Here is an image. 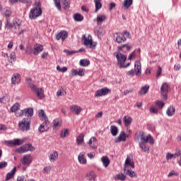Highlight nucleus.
Listing matches in <instances>:
<instances>
[{
	"label": "nucleus",
	"mask_w": 181,
	"mask_h": 181,
	"mask_svg": "<svg viewBox=\"0 0 181 181\" xmlns=\"http://www.w3.org/2000/svg\"><path fill=\"white\" fill-rule=\"evenodd\" d=\"M130 166V168H135V164L134 163V161H132V160L131 159V157H129V156H127V158L125 160L124 162V170H127L129 167Z\"/></svg>",
	"instance_id": "obj_14"
},
{
	"label": "nucleus",
	"mask_w": 181,
	"mask_h": 181,
	"mask_svg": "<svg viewBox=\"0 0 181 181\" xmlns=\"http://www.w3.org/2000/svg\"><path fill=\"white\" fill-rule=\"evenodd\" d=\"M139 52H141V49L139 48L137 49H135L133 52L129 54L128 57V60H132V59H135V57H136V52L139 53Z\"/></svg>",
	"instance_id": "obj_41"
},
{
	"label": "nucleus",
	"mask_w": 181,
	"mask_h": 181,
	"mask_svg": "<svg viewBox=\"0 0 181 181\" xmlns=\"http://www.w3.org/2000/svg\"><path fill=\"white\" fill-rule=\"evenodd\" d=\"M149 90V86L146 85L143 87H141L140 91H139V94L140 95H145V94H146V93H148Z\"/></svg>",
	"instance_id": "obj_39"
},
{
	"label": "nucleus",
	"mask_w": 181,
	"mask_h": 181,
	"mask_svg": "<svg viewBox=\"0 0 181 181\" xmlns=\"http://www.w3.org/2000/svg\"><path fill=\"white\" fill-rule=\"evenodd\" d=\"M139 146L142 152H149V146H146V143H139Z\"/></svg>",
	"instance_id": "obj_38"
},
{
	"label": "nucleus",
	"mask_w": 181,
	"mask_h": 181,
	"mask_svg": "<svg viewBox=\"0 0 181 181\" xmlns=\"http://www.w3.org/2000/svg\"><path fill=\"white\" fill-rule=\"evenodd\" d=\"M70 110L74 114H76V115H80V112H81V111H83V109L81 108V107H80L77 105H73L70 106Z\"/></svg>",
	"instance_id": "obj_20"
},
{
	"label": "nucleus",
	"mask_w": 181,
	"mask_h": 181,
	"mask_svg": "<svg viewBox=\"0 0 181 181\" xmlns=\"http://www.w3.org/2000/svg\"><path fill=\"white\" fill-rule=\"evenodd\" d=\"M74 18L76 22H81L84 19V17L80 13H76L74 16Z\"/></svg>",
	"instance_id": "obj_45"
},
{
	"label": "nucleus",
	"mask_w": 181,
	"mask_h": 181,
	"mask_svg": "<svg viewBox=\"0 0 181 181\" xmlns=\"http://www.w3.org/2000/svg\"><path fill=\"white\" fill-rule=\"evenodd\" d=\"M95 4V12L97 13L101 8H103V4H101V0H93Z\"/></svg>",
	"instance_id": "obj_34"
},
{
	"label": "nucleus",
	"mask_w": 181,
	"mask_h": 181,
	"mask_svg": "<svg viewBox=\"0 0 181 181\" xmlns=\"http://www.w3.org/2000/svg\"><path fill=\"white\" fill-rule=\"evenodd\" d=\"M124 172H126V174L129 176V177H131L132 179H136V177H138V174H136V173H135L134 170H131V169H127L126 170H124Z\"/></svg>",
	"instance_id": "obj_32"
},
{
	"label": "nucleus",
	"mask_w": 181,
	"mask_h": 181,
	"mask_svg": "<svg viewBox=\"0 0 181 181\" xmlns=\"http://www.w3.org/2000/svg\"><path fill=\"white\" fill-rule=\"evenodd\" d=\"M110 132L113 136H117L118 135V128L114 125L111 126Z\"/></svg>",
	"instance_id": "obj_40"
},
{
	"label": "nucleus",
	"mask_w": 181,
	"mask_h": 181,
	"mask_svg": "<svg viewBox=\"0 0 181 181\" xmlns=\"http://www.w3.org/2000/svg\"><path fill=\"white\" fill-rule=\"evenodd\" d=\"M76 142L78 145H81V144L84 142V134H79L76 138Z\"/></svg>",
	"instance_id": "obj_43"
},
{
	"label": "nucleus",
	"mask_w": 181,
	"mask_h": 181,
	"mask_svg": "<svg viewBox=\"0 0 181 181\" xmlns=\"http://www.w3.org/2000/svg\"><path fill=\"white\" fill-rule=\"evenodd\" d=\"M18 128L21 131H29L30 129V120L29 118H23L18 122Z\"/></svg>",
	"instance_id": "obj_7"
},
{
	"label": "nucleus",
	"mask_w": 181,
	"mask_h": 181,
	"mask_svg": "<svg viewBox=\"0 0 181 181\" xmlns=\"http://www.w3.org/2000/svg\"><path fill=\"white\" fill-rule=\"evenodd\" d=\"M127 76H130V77H134L135 76V71L134 69H132L127 73Z\"/></svg>",
	"instance_id": "obj_61"
},
{
	"label": "nucleus",
	"mask_w": 181,
	"mask_h": 181,
	"mask_svg": "<svg viewBox=\"0 0 181 181\" xmlns=\"http://www.w3.org/2000/svg\"><path fill=\"white\" fill-rule=\"evenodd\" d=\"M53 129L55 131L60 129V127H62V119H55L53 120Z\"/></svg>",
	"instance_id": "obj_26"
},
{
	"label": "nucleus",
	"mask_w": 181,
	"mask_h": 181,
	"mask_svg": "<svg viewBox=\"0 0 181 181\" xmlns=\"http://www.w3.org/2000/svg\"><path fill=\"white\" fill-rule=\"evenodd\" d=\"M160 74H162V68H160V66H158L157 72L156 74V78L159 77V76H160Z\"/></svg>",
	"instance_id": "obj_60"
},
{
	"label": "nucleus",
	"mask_w": 181,
	"mask_h": 181,
	"mask_svg": "<svg viewBox=\"0 0 181 181\" xmlns=\"http://www.w3.org/2000/svg\"><path fill=\"white\" fill-rule=\"evenodd\" d=\"M52 166L49 165V166H46L43 168V171L45 173H50L51 170H52Z\"/></svg>",
	"instance_id": "obj_54"
},
{
	"label": "nucleus",
	"mask_w": 181,
	"mask_h": 181,
	"mask_svg": "<svg viewBox=\"0 0 181 181\" xmlns=\"http://www.w3.org/2000/svg\"><path fill=\"white\" fill-rule=\"evenodd\" d=\"M57 71H59L60 73H66L67 71V67L64 66V67H60V66H57Z\"/></svg>",
	"instance_id": "obj_49"
},
{
	"label": "nucleus",
	"mask_w": 181,
	"mask_h": 181,
	"mask_svg": "<svg viewBox=\"0 0 181 181\" xmlns=\"http://www.w3.org/2000/svg\"><path fill=\"white\" fill-rule=\"evenodd\" d=\"M48 158L49 162L54 163V162H57V160H59V153L56 151H53L49 153Z\"/></svg>",
	"instance_id": "obj_15"
},
{
	"label": "nucleus",
	"mask_w": 181,
	"mask_h": 181,
	"mask_svg": "<svg viewBox=\"0 0 181 181\" xmlns=\"http://www.w3.org/2000/svg\"><path fill=\"white\" fill-rule=\"evenodd\" d=\"M64 94H66V90L63 88H61L60 90H57V97L64 95Z\"/></svg>",
	"instance_id": "obj_48"
},
{
	"label": "nucleus",
	"mask_w": 181,
	"mask_h": 181,
	"mask_svg": "<svg viewBox=\"0 0 181 181\" xmlns=\"http://www.w3.org/2000/svg\"><path fill=\"white\" fill-rule=\"evenodd\" d=\"M67 31L62 30L59 33L57 34L56 39L57 40H62V42H64V40L67 39Z\"/></svg>",
	"instance_id": "obj_18"
},
{
	"label": "nucleus",
	"mask_w": 181,
	"mask_h": 181,
	"mask_svg": "<svg viewBox=\"0 0 181 181\" xmlns=\"http://www.w3.org/2000/svg\"><path fill=\"white\" fill-rule=\"evenodd\" d=\"M139 138L141 141L139 144H148V142H149L151 145L155 144L153 137H152L151 134L146 135L144 132H139Z\"/></svg>",
	"instance_id": "obj_5"
},
{
	"label": "nucleus",
	"mask_w": 181,
	"mask_h": 181,
	"mask_svg": "<svg viewBox=\"0 0 181 181\" xmlns=\"http://www.w3.org/2000/svg\"><path fill=\"white\" fill-rule=\"evenodd\" d=\"M150 112H151L153 114H158V112H159V110L153 106H151L150 108Z\"/></svg>",
	"instance_id": "obj_56"
},
{
	"label": "nucleus",
	"mask_w": 181,
	"mask_h": 181,
	"mask_svg": "<svg viewBox=\"0 0 181 181\" xmlns=\"http://www.w3.org/2000/svg\"><path fill=\"white\" fill-rule=\"evenodd\" d=\"M156 105L159 108H163V107L165 106V103H163L162 101L157 100V101H156Z\"/></svg>",
	"instance_id": "obj_52"
},
{
	"label": "nucleus",
	"mask_w": 181,
	"mask_h": 181,
	"mask_svg": "<svg viewBox=\"0 0 181 181\" xmlns=\"http://www.w3.org/2000/svg\"><path fill=\"white\" fill-rule=\"evenodd\" d=\"M49 125H50V122H49V120L45 119L38 127L39 132L41 134L47 132V131H49Z\"/></svg>",
	"instance_id": "obj_10"
},
{
	"label": "nucleus",
	"mask_w": 181,
	"mask_h": 181,
	"mask_svg": "<svg viewBox=\"0 0 181 181\" xmlns=\"http://www.w3.org/2000/svg\"><path fill=\"white\" fill-rule=\"evenodd\" d=\"M64 53H66L68 56H71L72 54H74V53H77L76 51H70L68 49H64Z\"/></svg>",
	"instance_id": "obj_59"
},
{
	"label": "nucleus",
	"mask_w": 181,
	"mask_h": 181,
	"mask_svg": "<svg viewBox=\"0 0 181 181\" xmlns=\"http://www.w3.org/2000/svg\"><path fill=\"white\" fill-rule=\"evenodd\" d=\"M88 145L90 149H97V138L91 137L88 142Z\"/></svg>",
	"instance_id": "obj_22"
},
{
	"label": "nucleus",
	"mask_w": 181,
	"mask_h": 181,
	"mask_svg": "<svg viewBox=\"0 0 181 181\" xmlns=\"http://www.w3.org/2000/svg\"><path fill=\"white\" fill-rule=\"evenodd\" d=\"M95 35H96V36H98V37H101L103 36H104V35H105V30H104V28L99 27L97 28L95 30Z\"/></svg>",
	"instance_id": "obj_30"
},
{
	"label": "nucleus",
	"mask_w": 181,
	"mask_h": 181,
	"mask_svg": "<svg viewBox=\"0 0 181 181\" xmlns=\"http://www.w3.org/2000/svg\"><path fill=\"white\" fill-rule=\"evenodd\" d=\"M131 49H132V47H131L128 44H124L117 47L118 52H123V53H127V52H129Z\"/></svg>",
	"instance_id": "obj_23"
},
{
	"label": "nucleus",
	"mask_w": 181,
	"mask_h": 181,
	"mask_svg": "<svg viewBox=\"0 0 181 181\" xmlns=\"http://www.w3.org/2000/svg\"><path fill=\"white\" fill-rule=\"evenodd\" d=\"M67 135H69V129H64L61 131V133H60L61 138H66Z\"/></svg>",
	"instance_id": "obj_46"
},
{
	"label": "nucleus",
	"mask_w": 181,
	"mask_h": 181,
	"mask_svg": "<svg viewBox=\"0 0 181 181\" xmlns=\"http://www.w3.org/2000/svg\"><path fill=\"white\" fill-rule=\"evenodd\" d=\"M23 115H25V117H27L28 118L33 117V108L28 107L24 110H21V112L18 113H16V117H22Z\"/></svg>",
	"instance_id": "obj_8"
},
{
	"label": "nucleus",
	"mask_w": 181,
	"mask_h": 181,
	"mask_svg": "<svg viewBox=\"0 0 181 181\" xmlns=\"http://www.w3.org/2000/svg\"><path fill=\"white\" fill-rule=\"evenodd\" d=\"M32 156L30 155H25L21 160V163L25 166H29L30 163H32Z\"/></svg>",
	"instance_id": "obj_16"
},
{
	"label": "nucleus",
	"mask_w": 181,
	"mask_h": 181,
	"mask_svg": "<svg viewBox=\"0 0 181 181\" xmlns=\"http://www.w3.org/2000/svg\"><path fill=\"white\" fill-rule=\"evenodd\" d=\"M80 66L82 67H87V66H90V60L88 59H81L79 62Z\"/></svg>",
	"instance_id": "obj_42"
},
{
	"label": "nucleus",
	"mask_w": 181,
	"mask_h": 181,
	"mask_svg": "<svg viewBox=\"0 0 181 181\" xmlns=\"http://www.w3.org/2000/svg\"><path fill=\"white\" fill-rule=\"evenodd\" d=\"M175 109L174 107L173 106L168 107L166 110V114L168 117H173L175 115Z\"/></svg>",
	"instance_id": "obj_36"
},
{
	"label": "nucleus",
	"mask_w": 181,
	"mask_h": 181,
	"mask_svg": "<svg viewBox=\"0 0 181 181\" xmlns=\"http://www.w3.org/2000/svg\"><path fill=\"white\" fill-rule=\"evenodd\" d=\"M86 177L88 181H97V175L93 170H89L86 174Z\"/></svg>",
	"instance_id": "obj_13"
},
{
	"label": "nucleus",
	"mask_w": 181,
	"mask_h": 181,
	"mask_svg": "<svg viewBox=\"0 0 181 181\" xmlns=\"http://www.w3.org/2000/svg\"><path fill=\"white\" fill-rule=\"evenodd\" d=\"M42 16V8L40 7V3L36 2L34 4L33 8H32L29 12L28 16L30 19H36L39 16Z\"/></svg>",
	"instance_id": "obj_2"
},
{
	"label": "nucleus",
	"mask_w": 181,
	"mask_h": 181,
	"mask_svg": "<svg viewBox=\"0 0 181 181\" xmlns=\"http://www.w3.org/2000/svg\"><path fill=\"white\" fill-rule=\"evenodd\" d=\"M35 148L32 146V144H25L16 150L18 153H25L26 152H33Z\"/></svg>",
	"instance_id": "obj_9"
},
{
	"label": "nucleus",
	"mask_w": 181,
	"mask_h": 181,
	"mask_svg": "<svg viewBox=\"0 0 181 181\" xmlns=\"http://www.w3.org/2000/svg\"><path fill=\"white\" fill-rule=\"evenodd\" d=\"M160 90L163 94V98H164V100H168V93H169V85H168L167 83H163Z\"/></svg>",
	"instance_id": "obj_12"
},
{
	"label": "nucleus",
	"mask_w": 181,
	"mask_h": 181,
	"mask_svg": "<svg viewBox=\"0 0 181 181\" xmlns=\"http://www.w3.org/2000/svg\"><path fill=\"white\" fill-rule=\"evenodd\" d=\"M12 84H19L21 83V75L19 74H14L11 77Z\"/></svg>",
	"instance_id": "obj_27"
},
{
	"label": "nucleus",
	"mask_w": 181,
	"mask_h": 181,
	"mask_svg": "<svg viewBox=\"0 0 181 181\" xmlns=\"http://www.w3.org/2000/svg\"><path fill=\"white\" fill-rule=\"evenodd\" d=\"M78 71L76 69H72L71 70V75L72 77H74V76H78Z\"/></svg>",
	"instance_id": "obj_62"
},
{
	"label": "nucleus",
	"mask_w": 181,
	"mask_h": 181,
	"mask_svg": "<svg viewBox=\"0 0 181 181\" xmlns=\"http://www.w3.org/2000/svg\"><path fill=\"white\" fill-rule=\"evenodd\" d=\"M127 134L124 132H121L119 136L117 139L115 140V142L116 144H118V142H125L127 141Z\"/></svg>",
	"instance_id": "obj_25"
},
{
	"label": "nucleus",
	"mask_w": 181,
	"mask_h": 181,
	"mask_svg": "<svg viewBox=\"0 0 181 181\" xmlns=\"http://www.w3.org/2000/svg\"><path fill=\"white\" fill-rule=\"evenodd\" d=\"M134 71L136 76H141V73L142 71V67L141 65V62L139 61H136L134 64Z\"/></svg>",
	"instance_id": "obj_21"
},
{
	"label": "nucleus",
	"mask_w": 181,
	"mask_h": 181,
	"mask_svg": "<svg viewBox=\"0 0 181 181\" xmlns=\"http://www.w3.org/2000/svg\"><path fill=\"white\" fill-rule=\"evenodd\" d=\"M113 54L116 57L117 60V66H119L120 69H127V67H129V66H131L130 62L125 64V62H127V56L119 52V51L114 52Z\"/></svg>",
	"instance_id": "obj_1"
},
{
	"label": "nucleus",
	"mask_w": 181,
	"mask_h": 181,
	"mask_svg": "<svg viewBox=\"0 0 181 181\" xmlns=\"http://www.w3.org/2000/svg\"><path fill=\"white\" fill-rule=\"evenodd\" d=\"M172 176H179V173H176L175 170H171L168 173V177H172Z\"/></svg>",
	"instance_id": "obj_53"
},
{
	"label": "nucleus",
	"mask_w": 181,
	"mask_h": 181,
	"mask_svg": "<svg viewBox=\"0 0 181 181\" xmlns=\"http://www.w3.org/2000/svg\"><path fill=\"white\" fill-rule=\"evenodd\" d=\"M19 108V104L15 103L11 107V112H16Z\"/></svg>",
	"instance_id": "obj_47"
},
{
	"label": "nucleus",
	"mask_w": 181,
	"mask_h": 181,
	"mask_svg": "<svg viewBox=\"0 0 181 181\" xmlns=\"http://www.w3.org/2000/svg\"><path fill=\"white\" fill-rule=\"evenodd\" d=\"M111 93V90L108 88H103L96 90L95 93V97H103V95H107V94H110Z\"/></svg>",
	"instance_id": "obj_11"
},
{
	"label": "nucleus",
	"mask_w": 181,
	"mask_h": 181,
	"mask_svg": "<svg viewBox=\"0 0 181 181\" xmlns=\"http://www.w3.org/2000/svg\"><path fill=\"white\" fill-rule=\"evenodd\" d=\"M124 35H127L129 36V33L128 31H124L123 33H116L113 35V40L118 43L119 45L121 43H124L127 41V37H125Z\"/></svg>",
	"instance_id": "obj_4"
},
{
	"label": "nucleus",
	"mask_w": 181,
	"mask_h": 181,
	"mask_svg": "<svg viewBox=\"0 0 181 181\" xmlns=\"http://www.w3.org/2000/svg\"><path fill=\"white\" fill-rule=\"evenodd\" d=\"M174 158H175V155L170 153H167L165 155L166 160H170V159H173Z\"/></svg>",
	"instance_id": "obj_51"
},
{
	"label": "nucleus",
	"mask_w": 181,
	"mask_h": 181,
	"mask_svg": "<svg viewBox=\"0 0 181 181\" xmlns=\"http://www.w3.org/2000/svg\"><path fill=\"white\" fill-rule=\"evenodd\" d=\"M78 160L81 165H87V158H86V153L81 152L78 156Z\"/></svg>",
	"instance_id": "obj_19"
},
{
	"label": "nucleus",
	"mask_w": 181,
	"mask_h": 181,
	"mask_svg": "<svg viewBox=\"0 0 181 181\" xmlns=\"http://www.w3.org/2000/svg\"><path fill=\"white\" fill-rule=\"evenodd\" d=\"M127 176H125V175H124L123 173H119L117 174L116 175H115L113 177L114 180H121V181H124L125 180Z\"/></svg>",
	"instance_id": "obj_37"
},
{
	"label": "nucleus",
	"mask_w": 181,
	"mask_h": 181,
	"mask_svg": "<svg viewBox=\"0 0 181 181\" xmlns=\"http://www.w3.org/2000/svg\"><path fill=\"white\" fill-rule=\"evenodd\" d=\"M54 1L55 6L57 8V9H62V4H60V0H54Z\"/></svg>",
	"instance_id": "obj_55"
},
{
	"label": "nucleus",
	"mask_w": 181,
	"mask_h": 181,
	"mask_svg": "<svg viewBox=\"0 0 181 181\" xmlns=\"http://www.w3.org/2000/svg\"><path fill=\"white\" fill-rule=\"evenodd\" d=\"M62 4L64 6V9H67L70 7V0H63Z\"/></svg>",
	"instance_id": "obj_50"
},
{
	"label": "nucleus",
	"mask_w": 181,
	"mask_h": 181,
	"mask_svg": "<svg viewBox=\"0 0 181 181\" xmlns=\"http://www.w3.org/2000/svg\"><path fill=\"white\" fill-rule=\"evenodd\" d=\"M101 162L104 166V168H108V166L110 165V158H108V156H103L101 158Z\"/></svg>",
	"instance_id": "obj_31"
},
{
	"label": "nucleus",
	"mask_w": 181,
	"mask_h": 181,
	"mask_svg": "<svg viewBox=\"0 0 181 181\" xmlns=\"http://www.w3.org/2000/svg\"><path fill=\"white\" fill-rule=\"evenodd\" d=\"M8 166V163L6 161L0 162V169H4Z\"/></svg>",
	"instance_id": "obj_57"
},
{
	"label": "nucleus",
	"mask_w": 181,
	"mask_h": 181,
	"mask_svg": "<svg viewBox=\"0 0 181 181\" xmlns=\"http://www.w3.org/2000/svg\"><path fill=\"white\" fill-rule=\"evenodd\" d=\"M30 88H31L32 91L36 94L39 100H43V98H45V90H43V88H39L35 84H30Z\"/></svg>",
	"instance_id": "obj_6"
},
{
	"label": "nucleus",
	"mask_w": 181,
	"mask_h": 181,
	"mask_svg": "<svg viewBox=\"0 0 181 181\" xmlns=\"http://www.w3.org/2000/svg\"><path fill=\"white\" fill-rule=\"evenodd\" d=\"M78 76H79L80 77H83V76H84V69H80L78 71Z\"/></svg>",
	"instance_id": "obj_63"
},
{
	"label": "nucleus",
	"mask_w": 181,
	"mask_h": 181,
	"mask_svg": "<svg viewBox=\"0 0 181 181\" xmlns=\"http://www.w3.org/2000/svg\"><path fill=\"white\" fill-rule=\"evenodd\" d=\"M11 14L12 12L11 11V10H6L4 13L6 18H9V16H11Z\"/></svg>",
	"instance_id": "obj_64"
},
{
	"label": "nucleus",
	"mask_w": 181,
	"mask_h": 181,
	"mask_svg": "<svg viewBox=\"0 0 181 181\" xmlns=\"http://www.w3.org/2000/svg\"><path fill=\"white\" fill-rule=\"evenodd\" d=\"M105 19H107L105 15H98L96 18L97 25H103V22H105Z\"/></svg>",
	"instance_id": "obj_33"
},
{
	"label": "nucleus",
	"mask_w": 181,
	"mask_h": 181,
	"mask_svg": "<svg viewBox=\"0 0 181 181\" xmlns=\"http://www.w3.org/2000/svg\"><path fill=\"white\" fill-rule=\"evenodd\" d=\"M81 39L86 47H88L89 49H95L97 43L93 41V37L91 35H88V37H86V35H83Z\"/></svg>",
	"instance_id": "obj_3"
},
{
	"label": "nucleus",
	"mask_w": 181,
	"mask_h": 181,
	"mask_svg": "<svg viewBox=\"0 0 181 181\" xmlns=\"http://www.w3.org/2000/svg\"><path fill=\"white\" fill-rule=\"evenodd\" d=\"M6 29H12L13 28V25L12 23H9V21H6L5 24Z\"/></svg>",
	"instance_id": "obj_58"
},
{
	"label": "nucleus",
	"mask_w": 181,
	"mask_h": 181,
	"mask_svg": "<svg viewBox=\"0 0 181 181\" xmlns=\"http://www.w3.org/2000/svg\"><path fill=\"white\" fill-rule=\"evenodd\" d=\"M134 3V0H124L122 5L125 11L129 9V7Z\"/></svg>",
	"instance_id": "obj_29"
},
{
	"label": "nucleus",
	"mask_w": 181,
	"mask_h": 181,
	"mask_svg": "<svg viewBox=\"0 0 181 181\" xmlns=\"http://www.w3.org/2000/svg\"><path fill=\"white\" fill-rule=\"evenodd\" d=\"M40 52H43V46L40 44H36L33 47V54L37 56Z\"/></svg>",
	"instance_id": "obj_24"
},
{
	"label": "nucleus",
	"mask_w": 181,
	"mask_h": 181,
	"mask_svg": "<svg viewBox=\"0 0 181 181\" xmlns=\"http://www.w3.org/2000/svg\"><path fill=\"white\" fill-rule=\"evenodd\" d=\"M123 122L125 127H129L132 124V118L129 116H124L123 118Z\"/></svg>",
	"instance_id": "obj_35"
},
{
	"label": "nucleus",
	"mask_w": 181,
	"mask_h": 181,
	"mask_svg": "<svg viewBox=\"0 0 181 181\" xmlns=\"http://www.w3.org/2000/svg\"><path fill=\"white\" fill-rule=\"evenodd\" d=\"M38 117L40 118H42V119H45V121H46V119H47V117H46V113H45V111L43 110H40L38 112Z\"/></svg>",
	"instance_id": "obj_44"
},
{
	"label": "nucleus",
	"mask_w": 181,
	"mask_h": 181,
	"mask_svg": "<svg viewBox=\"0 0 181 181\" xmlns=\"http://www.w3.org/2000/svg\"><path fill=\"white\" fill-rule=\"evenodd\" d=\"M15 173H16V167H14L11 172L8 173L6 175V181L11 180V179H13L15 176Z\"/></svg>",
	"instance_id": "obj_28"
},
{
	"label": "nucleus",
	"mask_w": 181,
	"mask_h": 181,
	"mask_svg": "<svg viewBox=\"0 0 181 181\" xmlns=\"http://www.w3.org/2000/svg\"><path fill=\"white\" fill-rule=\"evenodd\" d=\"M23 142H25V140L21 139H15L11 141H6L8 145H13L14 146H20V145H23Z\"/></svg>",
	"instance_id": "obj_17"
}]
</instances>
